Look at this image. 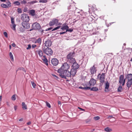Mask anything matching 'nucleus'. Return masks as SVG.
<instances>
[{"label": "nucleus", "mask_w": 132, "mask_h": 132, "mask_svg": "<svg viewBox=\"0 0 132 132\" xmlns=\"http://www.w3.org/2000/svg\"><path fill=\"white\" fill-rule=\"evenodd\" d=\"M62 72H59L60 75L62 78L66 79V77H70L71 76V73L67 70H63Z\"/></svg>", "instance_id": "f257e3e1"}, {"label": "nucleus", "mask_w": 132, "mask_h": 132, "mask_svg": "<svg viewBox=\"0 0 132 132\" xmlns=\"http://www.w3.org/2000/svg\"><path fill=\"white\" fill-rule=\"evenodd\" d=\"M74 54V52H71L67 55V58L68 62L70 63H72L75 62V59L73 58V54Z\"/></svg>", "instance_id": "f03ea898"}, {"label": "nucleus", "mask_w": 132, "mask_h": 132, "mask_svg": "<svg viewBox=\"0 0 132 132\" xmlns=\"http://www.w3.org/2000/svg\"><path fill=\"white\" fill-rule=\"evenodd\" d=\"M70 68L69 65L67 63H64L61 67L58 70V72H62L63 70H67Z\"/></svg>", "instance_id": "7ed1b4c3"}, {"label": "nucleus", "mask_w": 132, "mask_h": 132, "mask_svg": "<svg viewBox=\"0 0 132 132\" xmlns=\"http://www.w3.org/2000/svg\"><path fill=\"white\" fill-rule=\"evenodd\" d=\"M42 50L43 52L47 55L50 56L52 55L53 54L52 50L51 48L48 47L45 48V47H43Z\"/></svg>", "instance_id": "20e7f679"}, {"label": "nucleus", "mask_w": 132, "mask_h": 132, "mask_svg": "<svg viewBox=\"0 0 132 132\" xmlns=\"http://www.w3.org/2000/svg\"><path fill=\"white\" fill-rule=\"evenodd\" d=\"M20 18L23 22H29V16L26 14H23L21 15Z\"/></svg>", "instance_id": "39448f33"}, {"label": "nucleus", "mask_w": 132, "mask_h": 132, "mask_svg": "<svg viewBox=\"0 0 132 132\" xmlns=\"http://www.w3.org/2000/svg\"><path fill=\"white\" fill-rule=\"evenodd\" d=\"M62 24L61 23L59 22V20L56 19H54L50 21L49 23L50 26H52L54 25L56 26L61 25Z\"/></svg>", "instance_id": "423d86ee"}, {"label": "nucleus", "mask_w": 132, "mask_h": 132, "mask_svg": "<svg viewBox=\"0 0 132 132\" xmlns=\"http://www.w3.org/2000/svg\"><path fill=\"white\" fill-rule=\"evenodd\" d=\"M32 27L33 29H39L40 28V26L39 24L36 22L32 24Z\"/></svg>", "instance_id": "0eeeda50"}, {"label": "nucleus", "mask_w": 132, "mask_h": 132, "mask_svg": "<svg viewBox=\"0 0 132 132\" xmlns=\"http://www.w3.org/2000/svg\"><path fill=\"white\" fill-rule=\"evenodd\" d=\"M52 64L54 66L57 65L59 63V61L56 58L52 59L51 60Z\"/></svg>", "instance_id": "6e6552de"}, {"label": "nucleus", "mask_w": 132, "mask_h": 132, "mask_svg": "<svg viewBox=\"0 0 132 132\" xmlns=\"http://www.w3.org/2000/svg\"><path fill=\"white\" fill-rule=\"evenodd\" d=\"M28 22H22V25L24 28L28 29L29 27V24L28 23Z\"/></svg>", "instance_id": "1a4fd4ad"}, {"label": "nucleus", "mask_w": 132, "mask_h": 132, "mask_svg": "<svg viewBox=\"0 0 132 132\" xmlns=\"http://www.w3.org/2000/svg\"><path fill=\"white\" fill-rule=\"evenodd\" d=\"M96 83V80L93 78H92L89 81L88 85L89 86H94Z\"/></svg>", "instance_id": "9d476101"}, {"label": "nucleus", "mask_w": 132, "mask_h": 132, "mask_svg": "<svg viewBox=\"0 0 132 132\" xmlns=\"http://www.w3.org/2000/svg\"><path fill=\"white\" fill-rule=\"evenodd\" d=\"M90 71L92 74L93 75L96 73V70L94 65L92 67L90 68Z\"/></svg>", "instance_id": "9b49d317"}, {"label": "nucleus", "mask_w": 132, "mask_h": 132, "mask_svg": "<svg viewBox=\"0 0 132 132\" xmlns=\"http://www.w3.org/2000/svg\"><path fill=\"white\" fill-rule=\"evenodd\" d=\"M52 42L49 40L46 41L45 43V45L47 47L50 46L52 45Z\"/></svg>", "instance_id": "f8f14e48"}, {"label": "nucleus", "mask_w": 132, "mask_h": 132, "mask_svg": "<svg viewBox=\"0 0 132 132\" xmlns=\"http://www.w3.org/2000/svg\"><path fill=\"white\" fill-rule=\"evenodd\" d=\"M73 63V64L72 65V69L77 70V69L79 68V65L77 63L75 62Z\"/></svg>", "instance_id": "ddd939ff"}, {"label": "nucleus", "mask_w": 132, "mask_h": 132, "mask_svg": "<svg viewBox=\"0 0 132 132\" xmlns=\"http://www.w3.org/2000/svg\"><path fill=\"white\" fill-rule=\"evenodd\" d=\"M105 79V74L104 73H102L100 76V82L103 83Z\"/></svg>", "instance_id": "4468645a"}, {"label": "nucleus", "mask_w": 132, "mask_h": 132, "mask_svg": "<svg viewBox=\"0 0 132 132\" xmlns=\"http://www.w3.org/2000/svg\"><path fill=\"white\" fill-rule=\"evenodd\" d=\"M126 79H127L128 80H132V74H128L126 76Z\"/></svg>", "instance_id": "2eb2a0df"}, {"label": "nucleus", "mask_w": 132, "mask_h": 132, "mask_svg": "<svg viewBox=\"0 0 132 132\" xmlns=\"http://www.w3.org/2000/svg\"><path fill=\"white\" fill-rule=\"evenodd\" d=\"M132 85V80H128L127 83V86L128 88H130Z\"/></svg>", "instance_id": "dca6fc26"}, {"label": "nucleus", "mask_w": 132, "mask_h": 132, "mask_svg": "<svg viewBox=\"0 0 132 132\" xmlns=\"http://www.w3.org/2000/svg\"><path fill=\"white\" fill-rule=\"evenodd\" d=\"M77 71V70L72 69L70 72L71 73V76L72 75L73 76H74L76 74Z\"/></svg>", "instance_id": "f3484780"}, {"label": "nucleus", "mask_w": 132, "mask_h": 132, "mask_svg": "<svg viewBox=\"0 0 132 132\" xmlns=\"http://www.w3.org/2000/svg\"><path fill=\"white\" fill-rule=\"evenodd\" d=\"M44 59H42V60H43L44 63L47 65H48V60L47 59L46 57L45 56H43Z\"/></svg>", "instance_id": "a211bd4d"}, {"label": "nucleus", "mask_w": 132, "mask_h": 132, "mask_svg": "<svg viewBox=\"0 0 132 132\" xmlns=\"http://www.w3.org/2000/svg\"><path fill=\"white\" fill-rule=\"evenodd\" d=\"M124 78V76L123 75H121L119 77V82L120 84H121L123 82V79Z\"/></svg>", "instance_id": "6ab92c4d"}, {"label": "nucleus", "mask_w": 132, "mask_h": 132, "mask_svg": "<svg viewBox=\"0 0 132 132\" xmlns=\"http://www.w3.org/2000/svg\"><path fill=\"white\" fill-rule=\"evenodd\" d=\"M29 13L32 16H34L35 15V11L34 10H30Z\"/></svg>", "instance_id": "aec40b11"}, {"label": "nucleus", "mask_w": 132, "mask_h": 132, "mask_svg": "<svg viewBox=\"0 0 132 132\" xmlns=\"http://www.w3.org/2000/svg\"><path fill=\"white\" fill-rule=\"evenodd\" d=\"M42 42V39L40 38H39L37 40H36L34 42L35 43H37L39 44H40Z\"/></svg>", "instance_id": "412c9836"}, {"label": "nucleus", "mask_w": 132, "mask_h": 132, "mask_svg": "<svg viewBox=\"0 0 132 132\" xmlns=\"http://www.w3.org/2000/svg\"><path fill=\"white\" fill-rule=\"evenodd\" d=\"M68 28L69 27L67 25H64V26H63L61 28V29L63 31H64L65 30H67Z\"/></svg>", "instance_id": "4be33fe9"}, {"label": "nucleus", "mask_w": 132, "mask_h": 132, "mask_svg": "<svg viewBox=\"0 0 132 132\" xmlns=\"http://www.w3.org/2000/svg\"><path fill=\"white\" fill-rule=\"evenodd\" d=\"M22 108L23 109L26 110L27 109V106L24 102H23L22 103Z\"/></svg>", "instance_id": "5701e85b"}, {"label": "nucleus", "mask_w": 132, "mask_h": 132, "mask_svg": "<svg viewBox=\"0 0 132 132\" xmlns=\"http://www.w3.org/2000/svg\"><path fill=\"white\" fill-rule=\"evenodd\" d=\"M87 86H86V87H79V88L81 89H84L85 90H87L88 89H90V88L89 87H87Z\"/></svg>", "instance_id": "b1692460"}, {"label": "nucleus", "mask_w": 132, "mask_h": 132, "mask_svg": "<svg viewBox=\"0 0 132 132\" xmlns=\"http://www.w3.org/2000/svg\"><path fill=\"white\" fill-rule=\"evenodd\" d=\"M38 53L39 55L40 56H42L43 55V53L42 51L40 50H38Z\"/></svg>", "instance_id": "393cba45"}, {"label": "nucleus", "mask_w": 132, "mask_h": 132, "mask_svg": "<svg viewBox=\"0 0 132 132\" xmlns=\"http://www.w3.org/2000/svg\"><path fill=\"white\" fill-rule=\"evenodd\" d=\"M85 14L84 13H83L82 14H81L80 15V16H79L80 18L81 19L84 18H85Z\"/></svg>", "instance_id": "a878e982"}, {"label": "nucleus", "mask_w": 132, "mask_h": 132, "mask_svg": "<svg viewBox=\"0 0 132 132\" xmlns=\"http://www.w3.org/2000/svg\"><path fill=\"white\" fill-rule=\"evenodd\" d=\"M122 91V89L121 85H120L118 88V92H120Z\"/></svg>", "instance_id": "bb28decb"}, {"label": "nucleus", "mask_w": 132, "mask_h": 132, "mask_svg": "<svg viewBox=\"0 0 132 132\" xmlns=\"http://www.w3.org/2000/svg\"><path fill=\"white\" fill-rule=\"evenodd\" d=\"M91 91H97L98 90V88L96 87H93L90 89Z\"/></svg>", "instance_id": "cd10ccee"}, {"label": "nucleus", "mask_w": 132, "mask_h": 132, "mask_svg": "<svg viewBox=\"0 0 132 132\" xmlns=\"http://www.w3.org/2000/svg\"><path fill=\"white\" fill-rule=\"evenodd\" d=\"M107 132H110L112 131V129L108 127L105 128L104 129Z\"/></svg>", "instance_id": "c85d7f7f"}, {"label": "nucleus", "mask_w": 132, "mask_h": 132, "mask_svg": "<svg viewBox=\"0 0 132 132\" xmlns=\"http://www.w3.org/2000/svg\"><path fill=\"white\" fill-rule=\"evenodd\" d=\"M109 83L108 82H106V83L105 84V89H108L109 87Z\"/></svg>", "instance_id": "c756f323"}, {"label": "nucleus", "mask_w": 132, "mask_h": 132, "mask_svg": "<svg viewBox=\"0 0 132 132\" xmlns=\"http://www.w3.org/2000/svg\"><path fill=\"white\" fill-rule=\"evenodd\" d=\"M9 55H10V58L11 60L12 61H13V55L11 52L10 53Z\"/></svg>", "instance_id": "7c9ffc66"}, {"label": "nucleus", "mask_w": 132, "mask_h": 132, "mask_svg": "<svg viewBox=\"0 0 132 132\" xmlns=\"http://www.w3.org/2000/svg\"><path fill=\"white\" fill-rule=\"evenodd\" d=\"M38 2L36 0L32 1L29 2V4L30 5L33 4L34 3L37 2Z\"/></svg>", "instance_id": "2f4dec72"}, {"label": "nucleus", "mask_w": 132, "mask_h": 132, "mask_svg": "<svg viewBox=\"0 0 132 132\" xmlns=\"http://www.w3.org/2000/svg\"><path fill=\"white\" fill-rule=\"evenodd\" d=\"M1 6L2 7L5 8L8 7L7 5L4 4H2L1 5Z\"/></svg>", "instance_id": "473e14b6"}, {"label": "nucleus", "mask_w": 132, "mask_h": 132, "mask_svg": "<svg viewBox=\"0 0 132 132\" xmlns=\"http://www.w3.org/2000/svg\"><path fill=\"white\" fill-rule=\"evenodd\" d=\"M6 5H7L8 7H10L11 6V3L9 2V1H7L6 2Z\"/></svg>", "instance_id": "72a5a7b5"}, {"label": "nucleus", "mask_w": 132, "mask_h": 132, "mask_svg": "<svg viewBox=\"0 0 132 132\" xmlns=\"http://www.w3.org/2000/svg\"><path fill=\"white\" fill-rule=\"evenodd\" d=\"M48 0H39V2L42 3H46L47 2Z\"/></svg>", "instance_id": "f704fd0d"}, {"label": "nucleus", "mask_w": 132, "mask_h": 132, "mask_svg": "<svg viewBox=\"0 0 132 132\" xmlns=\"http://www.w3.org/2000/svg\"><path fill=\"white\" fill-rule=\"evenodd\" d=\"M60 27H61V26H58L57 27L55 28H54V29H53L52 30V31H55V30L58 29L60 28Z\"/></svg>", "instance_id": "c9c22d12"}, {"label": "nucleus", "mask_w": 132, "mask_h": 132, "mask_svg": "<svg viewBox=\"0 0 132 132\" xmlns=\"http://www.w3.org/2000/svg\"><path fill=\"white\" fill-rule=\"evenodd\" d=\"M13 3L14 4L17 5H20V3L18 1L14 2Z\"/></svg>", "instance_id": "e433bc0d"}, {"label": "nucleus", "mask_w": 132, "mask_h": 132, "mask_svg": "<svg viewBox=\"0 0 132 132\" xmlns=\"http://www.w3.org/2000/svg\"><path fill=\"white\" fill-rule=\"evenodd\" d=\"M11 99L13 101H15L16 100L15 95H14L12 96Z\"/></svg>", "instance_id": "4c0bfd02"}, {"label": "nucleus", "mask_w": 132, "mask_h": 132, "mask_svg": "<svg viewBox=\"0 0 132 132\" xmlns=\"http://www.w3.org/2000/svg\"><path fill=\"white\" fill-rule=\"evenodd\" d=\"M73 30V29H72L71 28H69L67 29V30L66 31V32L67 31H68L69 32H71Z\"/></svg>", "instance_id": "58836bf2"}, {"label": "nucleus", "mask_w": 132, "mask_h": 132, "mask_svg": "<svg viewBox=\"0 0 132 132\" xmlns=\"http://www.w3.org/2000/svg\"><path fill=\"white\" fill-rule=\"evenodd\" d=\"M100 118V117L99 116L95 117H94V119L95 120H98Z\"/></svg>", "instance_id": "ea45409f"}, {"label": "nucleus", "mask_w": 132, "mask_h": 132, "mask_svg": "<svg viewBox=\"0 0 132 132\" xmlns=\"http://www.w3.org/2000/svg\"><path fill=\"white\" fill-rule=\"evenodd\" d=\"M11 23H12V24H14V19L13 18L11 17Z\"/></svg>", "instance_id": "a19ab883"}, {"label": "nucleus", "mask_w": 132, "mask_h": 132, "mask_svg": "<svg viewBox=\"0 0 132 132\" xmlns=\"http://www.w3.org/2000/svg\"><path fill=\"white\" fill-rule=\"evenodd\" d=\"M17 11L19 13H22V10L20 8H19L17 10Z\"/></svg>", "instance_id": "79ce46f5"}, {"label": "nucleus", "mask_w": 132, "mask_h": 132, "mask_svg": "<svg viewBox=\"0 0 132 132\" xmlns=\"http://www.w3.org/2000/svg\"><path fill=\"white\" fill-rule=\"evenodd\" d=\"M31 83L32 85L34 88H35L36 86L34 82L31 81Z\"/></svg>", "instance_id": "37998d69"}, {"label": "nucleus", "mask_w": 132, "mask_h": 132, "mask_svg": "<svg viewBox=\"0 0 132 132\" xmlns=\"http://www.w3.org/2000/svg\"><path fill=\"white\" fill-rule=\"evenodd\" d=\"M18 70H21L24 71L25 72H26V71L23 68H18Z\"/></svg>", "instance_id": "c03bdc74"}, {"label": "nucleus", "mask_w": 132, "mask_h": 132, "mask_svg": "<svg viewBox=\"0 0 132 132\" xmlns=\"http://www.w3.org/2000/svg\"><path fill=\"white\" fill-rule=\"evenodd\" d=\"M12 29L13 30H15V26L16 25L14 24H12Z\"/></svg>", "instance_id": "a18cd8bd"}, {"label": "nucleus", "mask_w": 132, "mask_h": 132, "mask_svg": "<svg viewBox=\"0 0 132 132\" xmlns=\"http://www.w3.org/2000/svg\"><path fill=\"white\" fill-rule=\"evenodd\" d=\"M46 104L47 106L49 108H50L51 107V105L48 102H46Z\"/></svg>", "instance_id": "49530a36"}, {"label": "nucleus", "mask_w": 132, "mask_h": 132, "mask_svg": "<svg viewBox=\"0 0 132 132\" xmlns=\"http://www.w3.org/2000/svg\"><path fill=\"white\" fill-rule=\"evenodd\" d=\"M3 34L5 37H7V34L6 32H4L3 33Z\"/></svg>", "instance_id": "de8ad7c7"}, {"label": "nucleus", "mask_w": 132, "mask_h": 132, "mask_svg": "<svg viewBox=\"0 0 132 132\" xmlns=\"http://www.w3.org/2000/svg\"><path fill=\"white\" fill-rule=\"evenodd\" d=\"M52 76H53L54 78L56 79H57L58 78V77L55 75H52Z\"/></svg>", "instance_id": "09e8293b"}, {"label": "nucleus", "mask_w": 132, "mask_h": 132, "mask_svg": "<svg viewBox=\"0 0 132 132\" xmlns=\"http://www.w3.org/2000/svg\"><path fill=\"white\" fill-rule=\"evenodd\" d=\"M31 48V45L30 44H28V47L27 48V50H29Z\"/></svg>", "instance_id": "8fccbe9b"}, {"label": "nucleus", "mask_w": 132, "mask_h": 132, "mask_svg": "<svg viewBox=\"0 0 132 132\" xmlns=\"http://www.w3.org/2000/svg\"><path fill=\"white\" fill-rule=\"evenodd\" d=\"M26 2H27L26 1H25L24 0H23L21 2V4H26Z\"/></svg>", "instance_id": "3c124183"}, {"label": "nucleus", "mask_w": 132, "mask_h": 132, "mask_svg": "<svg viewBox=\"0 0 132 132\" xmlns=\"http://www.w3.org/2000/svg\"><path fill=\"white\" fill-rule=\"evenodd\" d=\"M27 8L26 7H25L24 8V9L23 10V11L24 12H26L27 11Z\"/></svg>", "instance_id": "603ef678"}, {"label": "nucleus", "mask_w": 132, "mask_h": 132, "mask_svg": "<svg viewBox=\"0 0 132 132\" xmlns=\"http://www.w3.org/2000/svg\"><path fill=\"white\" fill-rule=\"evenodd\" d=\"M36 45L35 44H33L32 46V48H34L36 47Z\"/></svg>", "instance_id": "864d4df0"}, {"label": "nucleus", "mask_w": 132, "mask_h": 132, "mask_svg": "<svg viewBox=\"0 0 132 132\" xmlns=\"http://www.w3.org/2000/svg\"><path fill=\"white\" fill-rule=\"evenodd\" d=\"M52 29H53L52 27H51V28H47V29H46V30L48 31V30H52Z\"/></svg>", "instance_id": "5fc2aeb1"}, {"label": "nucleus", "mask_w": 132, "mask_h": 132, "mask_svg": "<svg viewBox=\"0 0 132 132\" xmlns=\"http://www.w3.org/2000/svg\"><path fill=\"white\" fill-rule=\"evenodd\" d=\"M66 32H60V35H62V34H64Z\"/></svg>", "instance_id": "6e6d98bb"}, {"label": "nucleus", "mask_w": 132, "mask_h": 132, "mask_svg": "<svg viewBox=\"0 0 132 132\" xmlns=\"http://www.w3.org/2000/svg\"><path fill=\"white\" fill-rule=\"evenodd\" d=\"M17 106L16 105H15L14 106V109L15 111H16V110L17 109Z\"/></svg>", "instance_id": "4d7b16f0"}, {"label": "nucleus", "mask_w": 132, "mask_h": 132, "mask_svg": "<svg viewBox=\"0 0 132 132\" xmlns=\"http://www.w3.org/2000/svg\"><path fill=\"white\" fill-rule=\"evenodd\" d=\"M113 118V117L111 115H110L108 117V118Z\"/></svg>", "instance_id": "13d9d810"}, {"label": "nucleus", "mask_w": 132, "mask_h": 132, "mask_svg": "<svg viewBox=\"0 0 132 132\" xmlns=\"http://www.w3.org/2000/svg\"><path fill=\"white\" fill-rule=\"evenodd\" d=\"M58 104L59 105H61V103L60 101H58Z\"/></svg>", "instance_id": "bf43d9fd"}, {"label": "nucleus", "mask_w": 132, "mask_h": 132, "mask_svg": "<svg viewBox=\"0 0 132 132\" xmlns=\"http://www.w3.org/2000/svg\"><path fill=\"white\" fill-rule=\"evenodd\" d=\"M12 45L13 47H15V44L14 43L12 44Z\"/></svg>", "instance_id": "052dcab7"}, {"label": "nucleus", "mask_w": 132, "mask_h": 132, "mask_svg": "<svg viewBox=\"0 0 132 132\" xmlns=\"http://www.w3.org/2000/svg\"><path fill=\"white\" fill-rule=\"evenodd\" d=\"M0 1L2 2H6L5 0H0Z\"/></svg>", "instance_id": "680f3d73"}, {"label": "nucleus", "mask_w": 132, "mask_h": 132, "mask_svg": "<svg viewBox=\"0 0 132 132\" xmlns=\"http://www.w3.org/2000/svg\"><path fill=\"white\" fill-rule=\"evenodd\" d=\"M23 120V119L22 118H21L19 119V120L20 121H22Z\"/></svg>", "instance_id": "e2e57ef3"}, {"label": "nucleus", "mask_w": 132, "mask_h": 132, "mask_svg": "<svg viewBox=\"0 0 132 132\" xmlns=\"http://www.w3.org/2000/svg\"><path fill=\"white\" fill-rule=\"evenodd\" d=\"M30 123H31V122L30 121L28 122L27 123V124L28 125H29L30 124Z\"/></svg>", "instance_id": "0e129e2a"}, {"label": "nucleus", "mask_w": 132, "mask_h": 132, "mask_svg": "<svg viewBox=\"0 0 132 132\" xmlns=\"http://www.w3.org/2000/svg\"><path fill=\"white\" fill-rule=\"evenodd\" d=\"M78 108L79 109H80L81 110H82V111H84L85 110L84 109H82V108Z\"/></svg>", "instance_id": "69168bd1"}, {"label": "nucleus", "mask_w": 132, "mask_h": 132, "mask_svg": "<svg viewBox=\"0 0 132 132\" xmlns=\"http://www.w3.org/2000/svg\"><path fill=\"white\" fill-rule=\"evenodd\" d=\"M2 101V96H0V101Z\"/></svg>", "instance_id": "338daca9"}, {"label": "nucleus", "mask_w": 132, "mask_h": 132, "mask_svg": "<svg viewBox=\"0 0 132 132\" xmlns=\"http://www.w3.org/2000/svg\"><path fill=\"white\" fill-rule=\"evenodd\" d=\"M122 84V86H123L125 85V82H123Z\"/></svg>", "instance_id": "774afa93"}]
</instances>
